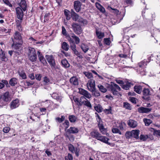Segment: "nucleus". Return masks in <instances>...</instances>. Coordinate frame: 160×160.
Wrapping results in <instances>:
<instances>
[{
	"mask_svg": "<svg viewBox=\"0 0 160 160\" xmlns=\"http://www.w3.org/2000/svg\"><path fill=\"white\" fill-rule=\"evenodd\" d=\"M19 101L18 99H16L12 101L10 104V108L11 109H13L18 107L19 105Z\"/></svg>",
	"mask_w": 160,
	"mask_h": 160,
	"instance_id": "ddd939ff",
	"label": "nucleus"
},
{
	"mask_svg": "<svg viewBox=\"0 0 160 160\" xmlns=\"http://www.w3.org/2000/svg\"><path fill=\"white\" fill-rule=\"evenodd\" d=\"M14 38H11L12 42H20V43H22V36L21 34L18 32L16 31L13 35Z\"/></svg>",
	"mask_w": 160,
	"mask_h": 160,
	"instance_id": "39448f33",
	"label": "nucleus"
},
{
	"mask_svg": "<svg viewBox=\"0 0 160 160\" xmlns=\"http://www.w3.org/2000/svg\"><path fill=\"white\" fill-rule=\"evenodd\" d=\"M95 6L103 14H105L106 10L105 8L100 3L97 2L95 3Z\"/></svg>",
	"mask_w": 160,
	"mask_h": 160,
	"instance_id": "a211bd4d",
	"label": "nucleus"
},
{
	"mask_svg": "<svg viewBox=\"0 0 160 160\" xmlns=\"http://www.w3.org/2000/svg\"><path fill=\"white\" fill-rule=\"evenodd\" d=\"M81 3L79 1H75L74 2V8L77 12H79L81 9Z\"/></svg>",
	"mask_w": 160,
	"mask_h": 160,
	"instance_id": "2eb2a0df",
	"label": "nucleus"
},
{
	"mask_svg": "<svg viewBox=\"0 0 160 160\" xmlns=\"http://www.w3.org/2000/svg\"><path fill=\"white\" fill-rule=\"evenodd\" d=\"M134 90L136 93L140 94L142 91V87L140 85H136L134 87Z\"/></svg>",
	"mask_w": 160,
	"mask_h": 160,
	"instance_id": "393cba45",
	"label": "nucleus"
},
{
	"mask_svg": "<svg viewBox=\"0 0 160 160\" xmlns=\"http://www.w3.org/2000/svg\"><path fill=\"white\" fill-rule=\"evenodd\" d=\"M125 123L124 122H121L119 123L118 128L121 130H123L124 129L123 125H125Z\"/></svg>",
	"mask_w": 160,
	"mask_h": 160,
	"instance_id": "6e6d98bb",
	"label": "nucleus"
},
{
	"mask_svg": "<svg viewBox=\"0 0 160 160\" xmlns=\"http://www.w3.org/2000/svg\"><path fill=\"white\" fill-rule=\"evenodd\" d=\"M72 51H73L74 53L79 58H82V56L80 55V53L76 50V49L74 50H73Z\"/></svg>",
	"mask_w": 160,
	"mask_h": 160,
	"instance_id": "5fc2aeb1",
	"label": "nucleus"
},
{
	"mask_svg": "<svg viewBox=\"0 0 160 160\" xmlns=\"http://www.w3.org/2000/svg\"><path fill=\"white\" fill-rule=\"evenodd\" d=\"M94 95L96 97H98L100 95V93L98 91L95 90L94 91Z\"/></svg>",
	"mask_w": 160,
	"mask_h": 160,
	"instance_id": "774afa93",
	"label": "nucleus"
},
{
	"mask_svg": "<svg viewBox=\"0 0 160 160\" xmlns=\"http://www.w3.org/2000/svg\"><path fill=\"white\" fill-rule=\"evenodd\" d=\"M112 131L113 133H118L120 135L122 134V132L118 128H113L112 129Z\"/></svg>",
	"mask_w": 160,
	"mask_h": 160,
	"instance_id": "a18cd8bd",
	"label": "nucleus"
},
{
	"mask_svg": "<svg viewBox=\"0 0 160 160\" xmlns=\"http://www.w3.org/2000/svg\"><path fill=\"white\" fill-rule=\"evenodd\" d=\"M10 130V128L8 127H4L3 129V131L5 133H8Z\"/></svg>",
	"mask_w": 160,
	"mask_h": 160,
	"instance_id": "338daca9",
	"label": "nucleus"
},
{
	"mask_svg": "<svg viewBox=\"0 0 160 160\" xmlns=\"http://www.w3.org/2000/svg\"><path fill=\"white\" fill-rule=\"evenodd\" d=\"M85 76L88 78H91L92 77V75L91 72H85L84 73Z\"/></svg>",
	"mask_w": 160,
	"mask_h": 160,
	"instance_id": "680f3d73",
	"label": "nucleus"
},
{
	"mask_svg": "<svg viewBox=\"0 0 160 160\" xmlns=\"http://www.w3.org/2000/svg\"><path fill=\"white\" fill-rule=\"evenodd\" d=\"M68 119L71 122H74L76 121L77 118L74 115H70L69 116Z\"/></svg>",
	"mask_w": 160,
	"mask_h": 160,
	"instance_id": "ea45409f",
	"label": "nucleus"
},
{
	"mask_svg": "<svg viewBox=\"0 0 160 160\" xmlns=\"http://www.w3.org/2000/svg\"><path fill=\"white\" fill-rule=\"evenodd\" d=\"M64 13L65 16L66 17V18L67 20L70 19V18L69 14L68 11L67 10H65Z\"/></svg>",
	"mask_w": 160,
	"mask_h": 160,
	"instance_id": "0e129e2a",
	"label": "nucleus"
},
{
	"mask_svg": "<svg viewBox=\"0 0 160 160\" xmlns=\"http://www.w3.org/2000/svg\"><path fill=\"white\" fill-rule=\"evenodd\" d=\"M17 79L16 78H14L11 79L9 82V84L12 86H14L17 84Z\"/></svg>",
	"mask_w": 160,
	"mask_h": 160,
	"instance_id": "7c9ffc66",
	"label": "nucleus"
},
{
	"mask_svg": "<svg viewBox=\"0 0 160 160\" xmlns=\"http://www.w3.org/2000/svg\"><path fill=\"white\" fill-rule=\"evenodd\" d=\"M65 119V117L64 116H62L61 118L59 117L57 118H56V120L59 123H61Z\"/></svg>",
	"mask_w": 160,
	"mask_h": 160,
	"instance_id": "de8ad7c7",
	"label": "nucleus"
},
{
	"mask_svg": "<svg viewBox=\"0 0 160 160\" xmlns=\"http://www.w3.org/2000/svg\"><path fill=\"white\" fill-rule=\"evenodd\" d=\"M61 46L62 49L65 51H68L69 50V45L65 42H63L62 43Z\"/></svg>",
	"mask_w": 160,
	"mask_h": 160,
	"instance_id": "2f4dec72",
	"label": "nucleus"
},
{
	"mask_svg": "<svg viewBox=\"0 0 160 160\" xmlns=\"http://www.w3.org/2000/svg\"><path fill=\"white\" fill-rule=\"evenodd\" d=\"M96 34L99 39H101L104 37V33L101 32L97 29H96Z\"/></svg>",
	"mask_w": 160,
	"mask_h": 160,
	"instance_id": "c85d7f7f",
	"label": "nucleus"
},
{
	"mask_svg": "<svg viewBox=\"0 0 160 160\" xmlns=\"http://www.w3.org/2000/svg\"><path fill=\"white\" fill-rule=\"evenodd\" d=\"M94 108L95 110L98 112H101L102 111V106L99 104L96 106H95Z\"/></svg>",
	"mask_w": 160,
	"mask_h": 160,
	"instance_id": "e433bc0d",
	"label": "nucleus"
},
{
	"mask_svg": "<svg viewBox=\"0 0 160 160\" xmlns=\"http://www.w3.org/2000/svg\"><path fill=\"white\" fill-rule=\"evenodd\" d=\"M139 71V73L141 75H145V71L144 68H138Z\"/></svg>",
	"mask_w": 160,
	"mask_h": 160,
	"instance_id": "bf43d9fd",
	"label": "nucleus"
},
{
	"mask_svg": "<svg viewBox=\"0 0 160 160\" xmlns=\"http://www.w3.org/2000/svg\"><path fill=\"white\" fill-rule=\"evenodd\" d=\"M139 131L138 130H133L131 131V135L132 137L136 139L139 138Z\"/></svg>",
	"mask_w": 160,
	"mask_h": 160,
	"instance_id": "cd10ccee",
	"label": "nucleus"
},
{
	"mask_svg": "<svg viewBox=\"0 0 160 160\" xmlns=\"http://www.w3.org/2000/svg\"><path fill=\"white\" fill-rule=\"evenodd\" d=\"M98 87L99 90L103 93H105L107 91V89L104 86L101 84L98 85Z\"/></svg>",
	"mask_w": 160,
	"mask_h": 160,
	"instance_id": "4c0bfd02",
	"label": "nucleus"
},
{
	"mask_svg": "<svg viewBox=\"0 0 160 160\" xmlns=\"http://www.w3.org/2000/svg\"><path fill=\"white\" fill-rule=\"evenodd\" d=\"M152 110V108H145L143 107H140L138 108V112L140 113H148Z\"/></svg>",
	"mask_w": 160,
	"mask_h": 160,
	"instance_id": "9b49d317",
	"label": "nucleus"
},
{
	"mask_svg": "<svg viewBox=\"0 0 160 160\" xmlns=\"http://www.w3.org/2000/svg\"><path fill=\"white\" fill-rule=\"evenodd\" d=\"M143 121L146 126H149L152 122V120L146 118L143 119Z\"/></svg>",
	"mask_w": 160,
	"mask_h": 160,
	"instance_id": "c03bdc74",
	"label": "nucleus"
},
{
	"mask_svg": "<svg viewBox=\"0 0 160 160\" xmlns=\"http://www.w3.org/2000/svg\"><path fill=\"white\" fill-rule=\"evenodd\" d=\"M13 43L12 44V47L15 49H20L21 48V46L22 43H20V42H13Z\"/></svg>",
	"mask_w": 160,
	"mask_h": 160,
	"instance_id": "aec40b11",
	"label": "nucleus"
},
{
	"mask_svg": "<svg viewBox=\"0 0 160 160\" xmlns=\"http://www.w3.org/2000/svg\"><path fill=\"white\" fill-rule=\"evenodd\" d=\"M98 127L100 132L103 134L106 133L107 131L105 128H104V126L101 123V122H98Z\"/></svg>",
	"mask_w": 160,
	"mask_h": 160,
	"instance_id": "412c9836",
	"label": "nucleus"
},
{
	"mask_svg": "<svg viewBox=\"0 0 160 160\" xmlns=\"http://www.w3.org/2000/svg\"><path fill=\"white\" fill-rule=\"evenodd\" d=\"M18 73L22 79H25L27 78V77L26 75L24 70L22 71L19 70L18 71Z\"/></svg>",
	"mask_w": 160,
	"mask_h": 160,
	"instance_id": "c756f323",
	"label": "nucleus"
},
{
	"mask_svg": "<svg viewBox=\"0 0 160 160\" xmlns=\"http://www.w3.org/2000/svg\"><path fill=\"white\" fill-rule=\"evenodd\" d=\"M87 86L88 90L93 93L96 89L94 80L92 79L89 80L87 83Z\"/></svg>",
	"mask_w": 160,
	"mask_h": 160,
	"instance_id": "7ed1b4c3",
	"label": "nucleus"
},
{
	"mask_svg": "<svg viewBox=\"0 0 160 160\" xmlns=\"http://www.w3.org/2000/svg\"><path fill=\"white\" fill-rule=\"evenodd\" d=\"M28 56L32 62H35L37 60V55L35 49L32 47L28 48Z\"/></svg>",
	"mask_w": 160,
	"mask_h": 160,
	"instance_id": "f03ea898",
	"label": "nucleus"
},
{
	"mask_svg": "<svg viewBox=\"0 0 160 160\" xmlns=\"http://www.w3.org/2000/svg\"><path fill=\"white\" fill-rule=\"evenodd\" d=\"M50 81L49 78L45 76L43 78V82L45 85L48 84Z\"/></svg>",
	"mask_w": 160,
	"mask_h": 160,
	"instance_id": "09e8293b",
	"label": "nucleus"
},
{
	"mask_svg": "<svg viewBox=\"0 0 160 160\" xmlns=\"http://www.w3.org/2000/svg\"><path fill=\"white\" fill-rule=\"evenodd\" d=\"M78 129L75 127H70L67 130V131L69 133L74 134L78 132Z\"/></svg>",
	"mask_w": 160,
	"mask_h": 160,
	"instance_id": "bb28decb",
	"label": "nucleus"
},
{
	"mask_svg": "<svg viewBox=\"0 0 160 160\" xmlns=\"http://www.w3.org/2000/svg\"><path fill=\"white\" fill-rule=\"evenodd\" d=\"M147 62L145 61H143L138 64V68H144L145 66L147 65Z\"/></svg>",
	"mask_w": 160,
	"mask_h": 160,
	"instance_id": "f704fd0d",
	"label": "nucleus"
},
{
	"mask_svg": "<svg viewBox=\"0 0 160 160\" xmlns=\"http://www.w3.org/2000/svg\"><path fill=\"white\" fill-rule=\"evenodd\" d=\"M46 58L52 68H54L55 66V63L53 56L46 55Z\"/></svg>",
	"mask_w": 160,
	"mask_h": 160,
	"instance_id": "0eeeda50",
	"label": "nucleus"
},
{
	"mask_svg": "<svg viewBox=\"0 0 160 160\" xmlns=\"http://www.w3.org/2000/svg\"><path fill=\"white\" fill-rule=\"evenodd\" d=\"M80 101L82 102V105L83 104L87 106L89 109H92V106L90 102L84 97H80Z\"/></svg>",
	"mask_w": 160,
	"mask_h": 160,
	"instance_id": "423d86ee",
	"label": "nucleus"
},
{
	"mask_svg": "<svg viewBox=\"0 0 160 160\" xmlns=\"http://www.w3.org/2000/svg\"><path fill=\"white\" fill-rule=\"evenodd\" d=\"M123 107L126 109L131 110L132 109L130 104L127 102H123Z\"/></svg>",
	"mask_w": 160,
	"mask_h": 160,
	"instance_id": "79ce46f5",
	"label": "nucleus"
},
{
	"mask_svg": "<svg viewBox=\"0 0 160 160\" xmlns=\"http://www.w3.org/2000/svg\"><path fill=\"white\" fill-rule=\"evenodd\" d=\"M51 14L49 13H46L44 17V22L48 21L49 19L50 16Z\"/></svg>",
	"mask_w": 160,
	"mask_h": 160,
	"instance_id": "864d4df0",
	"label": "nucleus"
},
{
	"mask_svg": "<svg viewBox=\"0 0 160 160\" xmlns=\"http://www.w3.org/2000/svg\"><path fill=\"white\" fill-rule=\"evenodd\" d=\"M128 125L131 128H135L137 126V123L134 120L130 119L128 121Z\"/></svg>",
	"mask_w": 160,
	"mask_h": 160,
	"instance_id": "6ab92c4d",
	"label": "nucleus"
},
{
	"mask_svg": "<svg viewBox=\"0 0 160 160\" xmlns=\"http://www.w3.org/2000/svg\"><path fill=\"white\" fill-rule=\"evenodd\" d=\"M61 63L62 66L65 68H68L69 66V64L66 59L62 60L61 61Z\"/></svg>",
	"mask_w": 160,
	"mask_h": 160,
	"instance_id": "a19ab883",
	"label": "nucleus"
},
{
	"mask_svg": "<svg viewBox=\"0 0 160 160\" xmlns=\"http://www.w3.org/2000/svg\"><path fill=\"white\" fill-rule=\"evenodd\" d=\"M72 26L74 32L77 34H80L82 31V29L81 26L76 22H73Z\"/></svg>",
	"mask_w": 160,
	"mask_h": 160,
	"instance_id": "20e7f679",
	"label": "nucleus"
},
{
	"mask_svg": "<svg viewBox=\"0 0 160 160\" xmlns=\"http://www.w3.org/2000/svg\"><path fill=\"white\" fill-rule=\"evenodd\" d=\"M3 100L6 102H8L10 100V96L9 92H6L3 95Z\"/></svg>",
	"mask_w": 160,
	"mask_h": 160,
	"instance_id": "c9c22d12",
	"label": "nucleus"
},
{
	"mask_svg": "<svg viewBox=\"0 0 160 160\" xmlns=\"http://www.w3.org/2000/svg\"><path fill=\"white\" fill-rule=\"evenodd\" d=\"M50 95H51V96L54 99L58 100L60 98V97L56 93H53L52 94H50Z\"/></svg>",
	"mask_w": 160,
	"mask_h": 160,
	"instance_id": "49530a36",
	"label": "nucleus"
},
{
	"mask_svg": "<svg viewBox=\"0 0 160 160\" xmlns=\"http://www.w3.org/2000/svg\"><path fill=\"white\" fill-rule=\"evenodd\" d=\"M131 84V82H127L126 83L124 82L123 84L120 85V86L123 89L126 90H128L129 89Z\"/></svg>",
	"mask_w": 160,
	"mask_h": 160,
	"instance_id": "a878e982",
	"label": "nucleus"
},
{
	"mask_svg": "<svg viewBox=\"0 0 160 160\" xmlns=\"http://www.w3.org/2000/svg\"><path fill=\"white\" fill-rule=\"evenodd\" d=\"M142 92L143 96V98L147 100H149V96L151 95L150 90L148 88H144L142 91Z\"/></svg>",
	"mask_w": 160,
	"mask_h": 160,
	"instance_id": "1a4fd4ad",
	"label": "nucleus"
},
{
	"mask_svg": "<svg viewBox=\"0 0 160 160\" xmlns=\"http://www.w3.org/2000/svg\"><path fill=\"white\" fill-rule=\"evenodd\" d=\"M17 18L19 20H22L23 16V10L19 7L16 8Z\"/></svg>",
	"mask_w": 160,
	"mask_h": 160,
	"instance_id": "6e6552de",
	"label": "nucleus"
},
{
	"mask_svg": "<svg viewBox=\"0 0 160 160\" xmlns=\"http://www.w3.org/2000/svg\"><path fill=\"white\" fill-rule=\"evenodd\" d=\"M19 7H20L24 11H25L27 9V4L25 0H21L20 2L19 3Z\"/></svg>",
	"mask_w": 160,
	"mask_h": 160,
	"instance_id": "f3484780",
	"label": "nucleus"
},
{
	"mask_svg": "<svg viewBox=\"0 0 160 160\" xmlns=\"http://www.w3.org/2000/svg\"><path fill=\"white\" fill-rule=\"evenodd\" d=\"M72 37L74 40L76 44H78L80 42V40L79 38L74 33H73L72 35Z\"/></svg>",
	"mask_w": 160,
	"mask_h": 160,
	"instance_id": "37998d69",
	"label": "nucleus"
},
{
	"mask_svg": "<svg viewBox=\"0 0 160 160\" xmlns=\"http://www.w3.org/2000/svg\"><path fill=\"white\" fill-rule=\"evenodd\" d=\"M81 48L85 53L89 49L88 46L84 44H82L81 46Z\"/></svg>",
	"mask_w": 160,
	"mask_h": 160,
	"instance_id": "58836bf2",
	"label": "nucleus"
},
{
	"mask_svg": "<svg viewBox=\"0 0 160 160\" xmlns=\"http://www.w3.org/2000/svg\"><path fill=\"white\" fill-rule=\"evenodd\" d=\"M71 14L73 20L74 21L79 22L81 17L75 13L72 9L71 10Z\"/></svg>",
	"mask_w": 160,
	"mask_h": 160,
	"instance_id": "f8f14e48",
	"label": "nucleus"
},
{
	"mask_svg": "<svg viewBox=\"0 0 160 160\" xmlns=\"http://www.w3.org/2000/svg\"><path fill=\"white\" fill-rule=\"evenodd\" d=\"M3 1L5 4L9 6L10 7H12V5L11 4L8 0H3Z\"/></svg>",
	"mask_w": 160,
	"mask_h": 160,
	"instance_id": "e2e57ef3",
	"label": "nucleus"
},
{
	"mask_svg": "<svg viewBox=\"0 0 160 160\" xmlns=\"http://www.w3.org/2000/svg\"><path fill=\"white\" fill-rule=\"evenodd\" d=\"M70 83L72 85L76 86L78 85V80L76 77H72L69 80Z\"/></svg>",
	"mask_w": 160,
	"mask_h": 160,
	"instance_id": "4468645a",
	"label": "nucleus"
},
{
	"mask_svg": "<svg viewBox=\"0 0 160 160\" xmlns=\"http://www.w3.org/2000/svg\"><path fill=\"white\" fill-rule=\"evenodd\" d=\"M152 129L154 131L153 134L154 135L159 136L160 137V130H155L153 128H152Z\"/></svg>",
	"mask_w": 160,
	"mask_h": 160,
	"instance_id": "052dcab7",
	"label": "nucleus"
},
{
	"mask_svg": "<svg viewBox=\"0 0 160 160\" xmlns=\"http://www.w3.org/2000/svg\"><path fill=\"white\" fill-rule=\"evenodd\" d=\"M68 148L69 150L71 151L72 153H74V149L75 148V147H74L73 145L70 144L68 146Z\"/></svg>",
	"mask_w": 160,
	"mask_h": 160,
	"instance_id": "4d7b16f0",
	"label": "nucleus"
},
{
	"mask_svg": "<svg viewBox=\"0 0 160 160\" xmlns=\"http://www.w3.org/2000/svg\"><path fill=\"white\" fill-rule=\"evenodd\" d=\"M22 20H17L16 21L17 28L19 31H21L22 30V28L21 26Z\"/></svg>",
	"mask_w": 160,
	"mask_h": 160,
	"instance_id": "72a5a7b5",
	"label": "nucleus"
},
{
	"mask_svg": "<svg viewBox=\"0 0 160 160\" xmlns=\"http://www.w3.org/2000/svg\"><path fill=\"white\" fill-rule=\"evenodd\" d=\"M108 88L114 95H118L119 94V92L121 91L119 86L112 82H111V85L108 86Z\"/></svg>",
	"mask_w": 160,
	"mask_h": 160,
	"instance_id": "f257e3e1",
	"label": "nucleus"
},
{
	"mask_svg": "<svg viewBox=\"0 0 160 160\" xmlns=\"http://www.w3.org/2000/svg\"><path fill=\"white\" fill-rule=\"evenodd\" d=\"M79 22L81 24H83L84 25H86L88 23V22L86 19H84L82 18H81L80 19Z\"/></svg>",
	"mask_w": 160,
	"mask_h": 160,
	"instance_id": "8fccbe9b",
	"label": "nucleus"
},
{
	"mask_svg": "<svg viewBox=\"0 0 160 160\" xmlns=\"http://www.w3.org/2000/svg\"><path fill=\"white\" fill-rule=\"evenodd\" d=\"M97 140H99L104 143H107L108 145L110 144V143L108 142V141L109 140V139L106 138L105 136H101V134H100L99 135V136Z\"/></svg>",
	"mask_w": 160,
	"mask_h": 160,
	"instance_id": "dca6fc26",
	"label": "nucleus"
},
{
	"mask_svg": "<svg viewBox=\"0 0 160 160\" xmlns=\"http://www.w3.org/2000/svg\"><path fill=\"white\" fill-rule=\"evenodd\" d=\"M100 134L97 131H92L90 133V135L93 138L97 139Z\"/></svg>",
	"mask_w": 160,
	"mask_h": 160,
	"instance_id": "473e14b6",
	"label": "nucleus"
},
{
	"mask_svg": "<svg viewBox=\"0 0 160 160\" xmlns=\"http://www.w3.org/2000/svg\"><path fill=\"white\" fill-rule=\"evenodd\" d=\"M34 83L33 81H26L24 84L26 86L29 87L33 85Z\"/></svg>",
	"mask_w": 160,
	"mask_h": 160,
	"instance_id": "603ef678",
	"label": "nucleus"
},
{
	"mask_svg": "<svg viewBox=\"0 0 160 160\" xmlns=\"http://www.w3.org/2000/svg\"><path fill=\"white\" fill-rule=\"evenodd\" d=\"M65 160H73L72 155L70 153L68 154V156L65 157Z\"/></svg>",
	"mask_w": 160,
	"mask_h": 160,
	"instance_id": "69168bd1",
	"label": "nucleus"
},
{
	"mask_svg": "<svg viewBox=\"0 0 160 160\" xmlns=\"http://www.w3.org/2000/svg\"><path fill=\"white\" fill-rule=\"evenodd\" d=\"M73 99L75 102L77 103V104L78 106H82V102H80V100H79L78 98H73Z\"/></svg>",
	"mask_w": 160,
	"mask_h": 160,
	"instance_id": "3c124183",
	"label": "nucleus"
},
{
	"mask_svg": "<svg viewBox=\"0 0 160 160\" xmlns=\"http://www.w3.org/2000/svg\"><path fill=\"white\" fill-rule=\"evenodd\" d=\"M0 58L2 61L4 62H6L8 60V58L6 56L5 53L2 49L0 50Z\"/></svg>",
	"mask_w": 160,
	"mask_h": 160,
	"instance_id": "4be33fe9",
	"label": "nucleus"
},
{
	"mask_svg": "<svg viewBox=\"0 0 160 160\" xmlns=\"http://www.w3.org/2000/svg\"><path fill=\"white\" fill-rule=\"evenodd\" d=\"M104 112L107 114H109L111 113L112 108L110 107L108 109H105L103 110Z\"/></svg>",
	"mask_w": 160,
	"mask_h": 160,
	"instance_id": "13d9d810",
	"label": "nucleus"
},
{
	"mask_svg": "<svg viewBox=\"0 0 160 160\" xmlns=\"http://www.w3.org/2000/svg\"><path fill=\"white\" fill-rule=\"evenodd\" d=\"M37 54L38 55V57L39 58V60L40 62L43 63V64L46 63V62L43 56L42 55L41 53L39 51H38L37 52Z\"/></svg>",
	"mask_w": 160,
	"mask_h": 160,
	"instance_id": "b1692460",
	"label": "nucleus"
},
{
	"mask_svg": "<svg viewBox=\"0 0 160 160\" xmlns=\"http://www.w3.org/2000/svg\"><path fill=\"white\" fill-rule=\"evenodd\" d=\"M79 92L80 94L83 95V97L85 98L90 99L92 97V96L90 93L83 89L81 88L79 89Z\"/></svg>",
	"mask_w": 160,
	"mask_h": 160,
	"instance_id": "9d476101",
	"label": "nucleus"
},
{
	"mask_svg": "<svg viewBox=\"0 0 160 160\" xmlns=\"http://www.w3.org/2000/svg\"><path fill=\"white\" fill-rule=\"evenodd\" d=\"M148 138H150V139H153V137L152 135L148 134L145 135H141L140 136V139L141 140L143 141H145Z\"/></svg>",
	"mask_w": 160,
	"mask_h": 160,
	"instance_id": "5701e85b",
	"label": "nucleus"
}]
</instances>
